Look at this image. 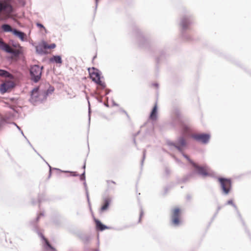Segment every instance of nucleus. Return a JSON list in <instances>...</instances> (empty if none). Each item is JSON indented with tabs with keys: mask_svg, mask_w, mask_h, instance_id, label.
<instances>
[{
	"mask_svg": "<svg viewBox=\"0 0 251 251\" xmlns=\"http://www.w3.org/2000/svg\"><path fill=\"white\" fill-rule=\"evenodd\" d=\"M89 72L90 78L93 81L101 86L102 88L105 87L106 85L104 82L101 80L100 74L98 69L94 68L89 69Z\"/></svg>",
	"mask_w": 251,
	"mask_h": 251,
	"instance_id": "1",
	"label": "nucleus"
},
{
	"mask_svg": "<svg viewBox=\"0 0 251 251\" xmlns=\"http://www.w3.org/2000/svg\"><path fill=\"white\" fill-rule=\"evenodd\" d=\"M181 212V209L178 207H175L172 210L171 220L172 224L176 226H178L180 224Z\"/></svg>",
	"mask_w": 251,
	"mask_h": 251,
	"instance_id": "2",
	"label": "nucleus"
},
{
	"mask_svg": "<svg viewBox=\"0 0 251 251\" xmlns=\"http://www.w3.org/2000/svg\"><path fill=\"white\" fill-rule=\"evenodd\" d=\"M218 181L220 183L221 187L226 195L228 194L231 188V180L230 179L220 177Z\"/></svg>",
	"mask_w": 251,
	"mask_h": 251,
	"instance_id": "3",
	"label": "nucleus"
},
{
	"mask_svg": "<svg viewBox=\"0 0 251 251\" xmlns=\"http://www.w3.org/2000/svg\"><path fill=\"white\" fill-rule=\"evenodd\" d=\"M42 68H40L38 65H34L32 66L30 70V73L31 76V79L34 82H38L41 78Z\"/></svg>",
	"mask_w": 251,
	"mask_h": 251,
	"instance_id": "4",
	"label": "nucleus"
},
{
	"mask_svg": "<svg viewBox=\"0 0 251 251\" xmlns=\"http://www.w3.org/2000/svg\"><path fill=\"white\" fill-rule=\"evenodd\" d=\"M179 127L182 134L185 137L191 136L193 134L192 133V129L188 124L184 121L179 122Z\"/></svg>",
	"mask_w": 251,
	"mask_h": 251,
	"instance_id": "5",
	"label": "nucleus"
},
{
	"mask_svg": "<svg viewBox=\"0 0 251 251\" xmlns=\"http://www.w3.org/2000/svg\"><path fill=\"white\" fill-rule=\"evenodd\" d=\"M15 86V83L12 80H7L4 82L0 86V91L2 94L10 91Z\"/></svg>",
	"mask_w": 251,
	"mask_h": 251,
	"instance_id": "6",
	"label": "nucleus"
},
{
	"mask_svg": "<svg viewBox=\"0 0 251 251\" xmlns=\"http://www.w3.org/2000/svg\"><path fill=\"white\" fill-rule=\"evenodd\" d=\"M193 166L196 169L198 173L203 176L209 175V169L206 166H199L193 162H191Z\"/></svg>",
	"mask_w": 251,
	"mask_h": 251,
	"instance_id": "7",
	"label": "nucleus"
},
{
	"mask_svg": "<svg viewBox=\"0 0 251 251\" xmlns=\"http://www.w3.org/2000/svg\"><path fill=\"white\" fill-rule=\"evenodd\" d=\"M191 137L197 141L206 143L210 139V135L208 134H194L191 135Z\"/></svg>",
	"mask_w": 251,
	"mask_h": 251,
	"instance_id": "8",
	"label": "nucleus"
},
{
	"mask_svg": "<svg viewBox=\"0 0 251 251\" xmlns=\"http://www.w3.org/2000/svg\"><path fill=\"white\" fill-rule=\"evenodd\" d=\"M11 10L12 7L8 2L5 0L0 2V13L3 11L10 12Z\"/></svg>",
	"mask_w": 251,
	"mask_h": 251,
	"instance_id": "9",
	"label": "nucleus"
},
{
	"mask_svg": "<svg viewBox=\"0 0 251 251\" xmlns=\"http://www.w3.org/2000/svg\"><path fill=\"white\" fill-rule=\"evenodd\" d=\"M191 22L188 18L183 17L181 21L180 25L182 28L186 29L191 25Z\"/></svg>",
	"mask_w": 251,
	"mask_h": 251,
	"instance_id": "10",
	"label": "nucleus"
},
{
	"mask_svg": "<svg viewBox=\"0 0 251 251\" xmlns=\"http://www.w3.org/2000/svg\"><path fill=\"white\" fill-rule=\"evenodd\" d=\"M95 222L96 224V228L98 230L102 231L108 228L107 226L103 225L99 220L97 219L95 220Z\"/></svg>",
	"mask_w": 251,
	"mask_h": 251,
	"instance_id": "11",
	"label": "nucleus"
},
{
	"mask_svg": "<svg viewBox=\"0 0 251 251\" xmlns=\"http://www.w3.org/2000/svg\"><path fill=\"white\" fill-rule=\"evenodd\" d=\"M186 145V141L184 137H181L179 138L177 141V146L176 147L179 150H181L182 147H184Z\"/></svg>",
	"mask_w": 251,
	"mask_h": 251,
	"instance_id": "12",
	"label": "nucleus"
},
{
	"mask_svg": "<svg viewBox=\"0 0 251 251\" xmlns=\"http://www.w3.org/2000/svg\"><path fill=\"white\" fill-rule=\"evenodd\" d=\"M110 201L111 200L108 198H106L103 200V204L100 208V211L101 212L105 211L108 209Z\"/></svg>",
	"mask_w": 251,
	"mask_h": 251,
	"instance_id": "13",
	"label": "nucleus"
},
{
	"mask_svg": "<svg viewBox=\"0 0 251 251\" xmlns=\"http://www.w3.org/2000/svg\"><path fill=\"white\" fill-rule=\"evenodd\" d=\"M40 47L43 48L44 49H53L56 47V45L54 43L49 45L46 42H43L40 45Z\"/></svg>",
	"mask_w": 251,
	"mask_h": 251,
	"instance_id": "14",
	"label": "nucleus"
},
{
	"mask_svg": "<svg viewBox=\"0 0 251 251\" xmlns=\"http://www.w3.org/2000/svg\"><path fill=\"white\" fill-rule=\"evenodd\" d=\"M13 34L19 38L22 41H24L26 36L24 32H21L16 29H14Z\"/></svg>",
	"mask_w": 251,
	"mask_h": 251,
	"instance_id": "15",
	"label": "nucleus"
},
{
	"mask_svg": "<svg viewBox=\"0 0 251 251\" xmlns=\"http://www.w3.org/2000/svg\"><path fill=\"white\" fill-rule=\"evenodd\" d=\"M1 48L2 50L8 53H14V50L7 44L2 43Z\"/></svg>",
	"mask_w": 251,
	"mask_h": 251,
	"instance_id": "16",
	"label": "nucleus"
},
{
	"mask_svg": "<svg viewBox=\"0 0 251 251\" xmlns=\"http://www.w3.org/2000/svg\"><path fill=\"white\" fill-rule=\"evenodd\" d=\"M39 88H35L33 89V90L31 92V98L34 100H37V99L39 97Z\"/></svg>",
	"mask_w": 251,
	"mask_h": 251,
	"instance_id": "17",
	"label": "nucleus"
},
{
	"mask_svg": "<svg viewBox=\"0 0 251 251\" xmlns=\"http://www.w3.org/2000/svg\"><path fill=\"white\" fill-rule=\"evenodd\" d=\"M1 28L2 30L5 32H12L13 33V30L14 29H13L10 25L7 24L3 25L1 26Z\"/></svg>",
	"mask_w": 251,
	"mask_h": 251,
	"instance_id": "18",
	"label": "nucleus"
},
{
	"mask_svg": "<svg viewBox=\"0 0 251 251\" xmlns=\"http://www.w3.org/2000/svg\"><path fill=\"white\" fill-rule=\"evenodd\" d=\"M157 108V105L155 104L150 115V118L152 120H155L156 119Z\"/></svg>",
	"mask_w": 251,
	"mask_h": 251,
	"instance_id": "19",
	"label": "nucleus"
},
{
	"mask_svg": "<svg viewBox=\"0 0 251 251\" xmlns=\"http://www.w3.org/2000/svg\"><path fill=\"white\" fill-rule=\"evenodd\" d=\"M0 76H4L6 77H11L12 75L8 72L0 69Z\"/></svg>",
	"mask_w": 251,
	"mask_h": 251,
	"instance_id": "20",
	"label": "nucleus"
},
{
	"mask_svg": "<svg viewBox=\"0 0 251 251\" xmlns=\"http://www.w3.org/2000/svg\"><path fill=\"white\" fill-rule=\"evenodd\" d=\"M50 60L51 61H54L55 62L57 63H62V59L61 57L60 56H54L53 58H51Z\"/></svg>",
	"mask_w": 251,
	"mask_h": 251,
	"instance_id": "21",
	"label": "nucleus"
},
{
	"mask_svg": "<svg viewBox=\"0 0 251 251\" xmlns=\"http://www.w3.org/2000/svg\"><path fill=\"white\" fill-rule=\"evenodd\" d=\"M106 185L108 189H112L116 185V182L112 180H107L106 181Z\"/></svg>",
	"mask_w": 251,
	"mask_h": 251,
	"instance_id": "22",
	"label": "nucleus"
},
{
	"mask_svg": "<svg viewBox=\"0 0 251 251\" xmlns=\"http://www.w3.org/2000/svg\"><path fill=\"white\" fill-rule=\"evenodd\" d=\"M42 238L44 240V241H45V242L46 244L47 245V246L49 248H50L51 250H53V251H55L54 249L51 246V245L50 244V243L48 241V240L43 235H42Z\"/></svg>",
	"mask_w": 251,
	"mask_h": 251,
	"instance_id": "23",
	"label": "nucleus"
},
{
	"mask_svg": "<svg viewBox=\"0 0 251 251\" xmlns=\"http://www.w3.org/2000/svg\"><path fill=\"white\" fill-rule=\"evenodd\" d=\"M36 25L38 27H39L40 28H42L44 29L45 30H46L45 27L44 26V25H43L39 24V23H37Z\"/></svg>",
	"mask_w": 251,
	"mask_h": 251,
	"instance_id": "24",
	"label": "nucleus"
},
{
	"mask_svg": "<svg viewBox=\"0 0 251 251\" xmlns=\"http://www.w3.org/2000/svg\"><path fill=\"white\" fill-rule=\"evenodd\" d=\"M227 204H229V205H232L233 206H235V205H234L233 201L232 200H228L227 202Z\"/></svg>",
	"mask_w": 251,
	"mask_h": 251,
	"instance_id": "25",
	"label": "nucleus"
},
{
	"mask_svg": "<svg viewBox=\"0 0 251 251\" xmlns=\"http://www.w3.org/2000/svg\"><path fill=\"white\" fill-rule=\"evenodd\" d=\"M183 156L187 159L189 160V161L191 163V162H193L192 161H191L188 157V156L187 155H185V154H183Z\"/></svg>",
	"mask_w": 251,
	"mask_h": 251,
	"instance_id": "26",
	"label": "nucleus"
},
{
	"mask_svg": "<svg viewBox=\"0 0 251 251\" xmlns=\"http://www.w3.org/2000/svg\"><path fill=\"white\" fill-rule=\"evenodd\" d=\"M124 113L127 116V118L129 119V116L126 111H124Z\"/></svg>",
	"mask_w": 251,
	"mask_h": 251,
	"instance_id": "27",
	"label": "nucleus"
},
{
	"mask_svg": "<svg viewBox=\"0 0 251 251\" xmlns=\"http://www.w3.org/2000/svg\"><path fill=\"white\" fill-rule=\"evenodd\" d=\"M153 86L155 87H158V84L156 83H155L153 84Z\"/></svg>",
	"mask_w": 251,
	"mask_h": 251,
	"instance_id": "28",
	"label": "nucleus"
},
{
	"mask_svg": "<svg viewBox=\"0 0 251 251\" xmlns=\"http://www.w3.org/2000/svg\"><path fill=\"white\" fill-rule=\"evenodd\" d=\"M50 174H51V170L50 169V170H49V176H50Z\"/></svg>",
	"mask_w": 251,
	"mask_h": 251,
	"instance_id": "29",
	"label": "nucleus"
},
{
	"mask_svg": "<svg viewBox=\"0 0 251 251\" xmlns=\"http://www.w3.org/2000/svg\"><path fill=\"white\" fill-rule=\"evenodd\" d=\"M96 3H97L98 0H96Z\"/></svg>",
	"mask_w": 251,
	"mask_h": 251,
	"instance_id": "30",
	"label": "nucleus"
},
{
	"mask_svg": "<svg viewBox=\"0 0 251 251\" xmlns=\"http://www.w3.org/2000/svg\"><path fill=\"white\" fill-rule=\"evenodd\" d=\"M83 168H85V165H84Z\"/></svg>",
	"mask_w": 251,
	"mask_h": 251,
	"instance_id": "31",
	"label": "nucleus"
}]
</instances>
